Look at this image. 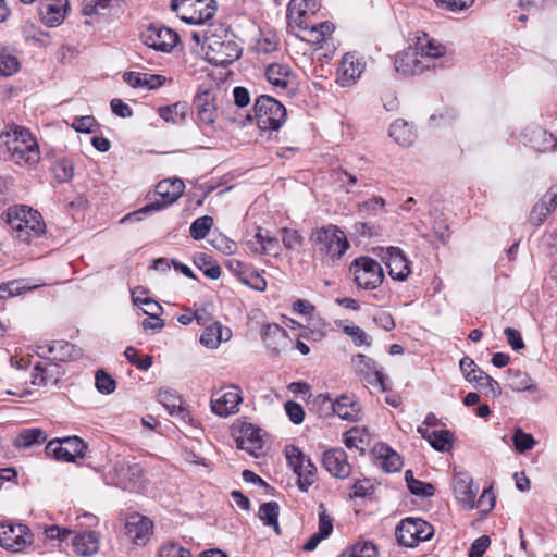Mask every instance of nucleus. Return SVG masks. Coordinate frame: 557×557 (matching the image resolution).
Returning <instances> with one entry per match:
<instances>
[{"label":"nucleus","mask_w":557,"mask_h":557,"mask_svg":"<svg viewBox=\"0 0 557 557\" xmlns=\"http://www.w3.org/2000/svg\"><path fill=\"white\" fill-rule=\"evenodd\" d=\"M123 79L133 88L154 89L164 83L165 77L150 73L125 72Z\"/></svg>","instance_id":"obj_34"},{"label":"nucleus","mask_w":557,"mask_h":557,"mask_svg":"<svg viewBox=\"0 0 557 557\" xmlns=\"http://www.w3.org/2000/svg\"><path fill=\"white\" fill-rule=\"evenodd\" d=\"M47 441V434L39 428L22 430L13 441V445L18 449H28L40 446Z\"/></svg>","instance_id":"obj_37"},{"label":"nucleus","mask_w":557,"mask_h":557,"mask_svg":"<svg viewBox=\"0 0 557 557\" xmlns=\"http://www.w3.org/2000/svg\"><path fill=\"white\" fill-rule=\"evenodd\" d=\"M508 376L509 385L515 391L524 392L533 388L532 379L523 371L509 369Z\"/></svg>","instance_id":"obj_51"},{"label":"nucleus","mask_w":557,"mask_h":557,"mask_svg":"<svg viewBox=\"0 0 557 557\" xmlns=\"http://www.w3.org/2000/svg\"><path fill=\"white\" fill-rule=\"evenodd\" d=\"M213 225V219L209 215H205L196 219L190 226V236L195 240L203 239Z\"/></svg>","instance_id":"obj_53"},{"label":"nucleus","mask_w":557,"mask_h":557,"mask_svg":"<svg viewBox=\"0 0 557 557\" xmlns=\"http://www.w3.org/2000/svg\"><path fill=\"white\" fill-rule=\"evenodd\" d=\"M20 67V61L13 51L0 45V74L2 76H11L18 72Z\"/></svg>","instance_id":"obj_46"},{"label":"nucleus","mask_w":557,"mask_h":557,"mask_svg":"<svg viewBox=\"0 0 557 557\" xmlns=\"http://www.w3.org/2000/svg\"><path fill=\"white\" fill-rule=\"evenodd\" d=\"M446 53V47L437 40L422 33L417 37L413 47L399 52L395 57L394 65L398 73L411 76L419 75L434 69L438 59Z\"/></svg>","instance_id":"obj_2"},{"label":"nucleus","mask_w":557,"mask_h":557,"mask_svg":"<svg viewBox=\"0 0 557 557\" xmlns=\"http://www.w3.org/2000/svg\"><path fill=\"white\" fill-rule=\"evenodd\" d=\"M344 333L351 337L356 346L371 345V337L358 325L345 326Z\"/></svg>","instance_id":"obj_60"},{"label":"nucleus","mask_w":557,"mask_h":557,"mask_svg":"<svg viewBox=\"0 0 557 557\" xmlns=\"http://www.w3.org/2000/svg\"><path fill=\"white\" fill-rule=\"evenodd\" d=\"M325 399L331 403L333 412L342 420L355 422L360 419V406L352 397L342 395L334 401H331L330 398Z\"/></svg>","instance_id":"obj_30"},{"label":"nucleus","mask_w":557,"mask_h":557,"mask_svg":"<svg viewBox=\"0 0 557 557\" xmlns=\"http://www.w3.org/2000/svg\"><path fill=\"white\" fill-rule=\"evenodd\" d=\"M267 81L277 91H292L294 89V74L287 64L272 63L265 69Z\"/></svg>","instance_id":"obj_24"},{"label":"nucleus","mask_w":557,"mask_h":557,"mask_svg":"<svg viewBox=\"0 0 557 557\" xmlns=\"http://www.w3.org/2000/svg\"><path fill=\"white\" fill-rule=\"evenodd\" d=\"M350 272L357 286L366 290L375 289L384 278L382 267L370 257L356 258L350 265Z\"/></svg>","instance_id":"obj_8"},{"label":"nucleus","mask_w":557,"mask_h":557,"mask_svg":"<svg viewBox=\"0 0 557 557\" xmlns=\"http://www.w3.org/2000/svg\"><path fill=\"white\" fill-rule=\"evenodd\" d=\"M385 200L382 197H373L358 205L361 214L376 215L384 209Z\"/></svg>","instance_id":"obj_58"},{"label":"nucleus","mask_w":557,"mask_h":557,"mask_svg":"<svg viewBox=\"0 0 557 557\" xmlns=\"http://www.w3.org/2000/svg\"><path fill=\"white\" fill-rule=\"evenodd\" d=\"M141 469L138 465H131L124 460L117 461L113 467V482L116 486L128 490L139 478Z\"/></svg>","instance_id":"obj_28"},{"label":"nucleus","mask_w":557,"mask_h":557,"mask_svg":"<svg viewBox=\"0 0 557 557\" xmlns=\"http://www.w3.org/2000/svg\"><path fill=\"white\" fill-rule=\"evenodd\" d=\"M449 239V227L444 219H435L433 223V235L429 238L430 242H442L445 243Z\"/></svg>","instance_id":"obj_64"},{"label":"nucleus","mask_w":557,"mask_h":557,"mask_svg":"<svg viewBox=\"0 0 557 557\" xmlns=\"http://www.w3.org/2000/svg\"><path fill=\"white\" fill-rule=\"evenodd\" d=\"M405 479L407 482V486L412 494L423 497H429L434 494V486L430 483H424L422 481L414 479L411 470L406 471Z\"/></svg>","instance_id":"obj_50"},{"label":"nucleus","mask_w":557,"mask_h":557,"mask_svg":"<svg viewBox=\"0 0 557 557\" xmlns=\"http://www.w3.org/2000/svg\"><path fill=\"white\" fill-rule=\"evenodd\" d=\"M148 292L143 287H136L132 290V299L134 305L141 307L147 315L161 314L162 307L156 300L147 296Z\"/></svg>","instance_id":"obj_41"},{"label":"nucleus","mask_w":557,"mask_h":557,"mask_svg":"<svg viewBox=\"0 0 557 557\" xmlns=\"http://www.w3.org/2000/svg\"><path fill=\"white\" fill-rule=\"evenodd\" d=\"M523 137L525 144L541 153L552 152L557 148V138L552 133L541 127L528 131Z\"/></svg>","instance_id":"obj_27"},{"label":"nucleus","mask_w":557,"mask_h":557,"mask_svg":"<svg viewBox=\"0 0 557 557\" xmlns=\"http://www.w3.org/2000/svg\"><path fill=\"white\" fill-rule=\"evenodd\" d=\"M36 354L41 359L57 363L78 359L82 356V350L66 341H52L37 345Z\"/></svg>","instance_id":"obj_12"},{"label":"nucleus","mask_w":557,"mask_h":557,"mask_svg":"<svg viewBox=\"0 0 557 557\" xmlns=\"http://www.w3.org/2000/svg\"><path fill=\"white\" fill-rule=\"evenodd\" d=\"M287 339L286 331L277 324L268 325L263 334V341L269 347H271L272 344L275 345L273 347L274 350H278V346H284Z\"/></svg>","instance_id":"obj_48"},{"label":"nucleus","mask_w":557,"mask_h":557,"mask_svg":"<svg viewBox=\"0 0 557 557\" xmlns=\"http://www.w3.org/2000/svg\"><path fill=\"white\" fill-rule=\"evenodd\" d=\"M338 557H379V553L373 542L360 541L344 549Z\"/></svg>","instance_id":"obj_45"},{"label":"nucleus","mask_w":557,"mask_h":557,"mask_svg":"<svg viewBox=\"0 0 557 557\" xmlns=\"http://www.w3.org/2000/svg\"><path fill=\"white\" fill-rule=\"evenodd\" d=\"M197 117L205 125H212L216 120L214 97L209 91L199 92L195 99Z\"/></svg>","instance_id":"obj_31"},{"label":"nucleus","mask_w":557,"mask_h":557,"mask_svg":"<svg viewBox=\"0 0 557 557\" xmlns=\"http://www.w3.org/2000/svg\"><path fill=\"white\" fill-rule=\"evenodd\" d=\"M158 400L171 416L177 413L181 414L183 419L187 416V411L182 406V399L175 392L162 389L158 394Z\"/></svg>","instance_id":"obj_42"},{"label":"nucleus","mask_w":557,"mask_h":557,"mask_svg":"<svg viewBox=\"0 0 557 557\" xmlns=\"http://www.w3.org/2000/svg\"><path fill=\"white\" fill-rule=\"evenodd\" d=\"M72 127L79 133H92L98 127V123L94 116L86 115L75 117L72 123Z\"/></svg>","instance_id":"obj_63"},{"label":"nucleus","mask_w":557,"mask_h":557,"mask_svg":"<svg viewBox=\"0 0 557 557\" xmlns=\"http://www.w3.org/2000/svg\"><path fill=\"white\" fill-rule=\"evenodd\" d=\"M278 45L277 36L272 30H262L256 38L252 49L257 53L268 54L276 50Z\"/></svg>","instance_id":"obj_47"},{"label":"nucleus","mask_w":557,"mask_h":557,"mask_svg":"<svg viewBox=\"0 0 557 557\" xmlns=\"http://www.w3.org/2000/svg\"><path fill=\"white\" fill-rule=\"evenodd\" d=\"M237 446L250 455L258 456L263 446L260 430L250 423L243 424Z\"/></svg>","instance_id":"obj_29"},{"label":"nucleus","mask_w":557,"mask_h":557,"mask_svg":"<svg viewBox=\"0 0 557 557\" xmlns=\"http://www.w3.org/2000/svg\"><path fill=\"white\" fill-rule=\"evenodd\" d=\"M5 221L23 242L38 238L46 228L41 214L25 205L10 207L5 211Z\"/></svg>","instance_id":"obj_4"},{"label":"nucleus","mask_w":557,"mask_h":557,"mask_svg":"<svg viewBox=\"0 0 557 557\" xmlns=\"http://www.w3.org/2000/svg\"><path fill=\"white\" fill-rule=\"evenodd\" d=\"M153 522L139 513L129 515L125 523V533L136 545H145L152 535Z\"/></svg>","instance_id":"obj_22"},{"label":"nucleus","mask_w":557,"mask_h":557,"mask_svg":"<svg viewBox=\"0 0 557 557\" xmlns=\"http://www.w3.org/2000/svg\"><path fill=\"white\" fill-rule=\"evenodd\" d=\"M33 535L25 524L0 523V546L21 552L32 543Z\"/></svg>","instance_id":"obj_14"},{"label":"nucleus","mask_w":557,"mask_h":557,"mask_svg":"<svg viewBox=\"0 0 557 557\" xmlns=\"http://www.w3.org/2000/svg\"><path fill=\"white\" fill-rule=\"evenodd\" d=\"M442 10L459 13L468 10L475 0H434Z\"/></svg>","instance_id":"obj_57"},{"label":"nucleus","mask_w":557,"mask_h":557,"mask_svg":"<svg viewBox=\"0 0 557 557\" xmlns=\"http://www.w3.org/2000/svg\"><path fill=\"white\" fill-rule=\"evenodd\" d=\"M364 71V62L361 58L357 57L355 53H346L342 58L341 62V76L338 77V83L341 86H349L354 84Z\"/></svg>","instance_id":"obj_26"},{"label":"nucleus","mask_w":557,"mask_h":557,"mask_svg":"<svg viewBox=\"0 0 557 557\" xmlns=\"http://www.w3.org/2000/svg\"><path fill=\"white\" fill-rule=\"evenodd\" d=\"M379 255L388 269V274L393 280L405 281L411 273L410 262L398 246H387L380 248Z\"/></svg>","instance_id":"obj_13"},{"label":"nucleus","mask_w":557,"mask_h":557,"mask_svg":"<svg viewBox=\"0 0 557 557\" xmlns=\"http://www.w3.org/2000/svg\"><path fill=\"white\" fill-rule=\"evenodd\" d=\"M280 506L276 502L263 503L259 508V518L264 525L272 527L276 534L281 533L278 524Z\"/></svg>","instance_id":"obj_43"},{"label":"nucleus","mask_w":557,"mask_h":557,"mask_svg":"<svg viewBox=\"0 0 557 557\" xmlns=\"http://www.w3.org/2000/svg\"><path fill=\"white\" fill-rule=\"evenodd\" d=\"M388 135L401 147H409L416 140L412 126L403 119H397L391 124Z\"/></svg>","instance_id":"obj_36"},{"label":"nucleus","mask_w":557,"mask_h":557,"mask_svg":"<svg viewBox=\"0 0 557 557\" xmlns=\"http://www.w3.org/2000/svg\"><path fill=\"white\" fill-rule=\"evenodd\" d=\"M475 384L483 388L486 395H490L494 398L498 397L502 393L499 383L486 373L483 376H481V379L478 380Z\"/></svg>","instance_id":"obj_62"},{"label":"nucleus","mask_w":557,"mask_h":557,"mask_svg":"<svg viewBox=\"0 0 557 557\" xmlns=\"http://www.w3.org/2000/svg\"><path fill=\"white\" fill-rule=\"evenodd\" d=\"M191 38L202 45L207 61L216 66H226L242 54L235 34L223 24H211L203 32H193Z\"/></svg>","instance_id":"obj_1"},{"label":"nucleus","mask_w":557,"mask_h":557,"mask_svg":"<svg viewBox=\"0 0 557 557\" xmlns=\"http://www.w3.org/2000/svg\"><path fill=\"white\" fill-rule=\"evenodd\" d=\"M232 337L228 327H224L219 322L207 326L200 335V344L209 349H215L222 342H227Z\"/></svg>","instance_id":"obj_33"},{"label":"nucleus","mask_w":557,"mask_h":557,"mask_svg":"<svg viewBox=\"0 0 557 557\" xmlns=\"http://www.w3.org/2000/svg\"><path fill=\"white\" fill-rule=\"evenodd\" d=\"M351 364L356 374L367 384L380 386L382 391H386L385 376L372 358L363 354H357L351 357Z\"/></svg>","instance_id":"obj_16"},{"label":"nucleus","mask_w":557,"mask_h":557,"mask_svg":"<svg viewBox=\"0 0 557 557\" xmlns=\"http://www.w3.org/2000/svg\"><path fill=\"white\" fill-rule=\"evenodd\" d=\"M63 372L60 366L51 360L36 363L32 374V384L39 387L55 385Z\"/></svg>","instance_id":"obj_25"},{"label":"nucleus","mask_w":557,"mask_h":557,"mask_svg":"<svg viewBox=\"0 0 557 557\" xmlns=\"http://www.w3.org/2000/svg\"><path fill=\"white\" fill-rule=\"evenodd\" d=\"M253 113V119L261 131H277L286 121L285 107L267 95L258 97Z\"/></svg>","instance_id":"obj_6"},{"label":"nucleus","mask_w":557,"mask_h":557,"mask_svg":"<svg viewBox=\"0 0 557 557\" xmlns=\"http://www.w3.org/2000/svg\"><path fill=\"white\" fill-rule=\"evenodd\" d=\"M322 465L331 475L337 479H346L351 472V466L343 448H331L324 451Z\"/></svg>","instance_id":"obj_23"},{"label":"nucleus","mask_w":557,"mask_h":557,"mask_svg":"<svg viewBox=\"0 0 557 557\" xmlns=\"http://www.w3.org/2000/svg\"><path fill=\"white\" fill-rule=\"evenodd\" d=\"M479 492V485L468 473H458L454 479V494L458 504L466 510L475 507V498Z\"/></svg>","instance_id":"obj_18"},{"label":"nucleus","mask_w":557,"mask_h":557,"mask_svg":"<svg viewBox=\"0 0 557 557\" xmlns=\"http://www.w3.org/2000/svg\"><path fill=\"white\" fill-rule=\"evenodd\" d=\"M433 533V527L420 518L404 519L396 529L397 541L406 547H414L420 542L429 541Z\"/></svg>","instance_id":"obj_9"},{"label":"nucleus","mask_w":557,"mask_h":557,"mask_svg":"<svg viewBox=\"0 0 557 557\" xmlns=\"http://www.w3.org/2000/svg\"><path fill=\"white\" fill-rule=\"evenodd\" d=\"M240 403L242 395L237 386H232L230 391L224 393H213L210 401L212 411L220 417H228L236 413Z\"/></svg>","instance_id":"obj_20"},{"label":"nucleus","mask_w":557,"mask_h":557,"mask_svg":"<svg viewBox=\"0 0 557 557\" xmlns=\"http://www.w3.org/2000/svg\"><path fill=\"white\" fill-rule=\"evenodd\" d=\"M69 9V0H41L39 4L41 22L47 27H58L64 22Z\"/></svg>","instance_id":"obj_21"},{"label":"nucleus","mask_w":557,"mask_h":557,"mask_svg":"<svg viewBox=\"0 0 557 557\" xmlns=\"http://www.w3.org/2000/svg\"><path fill=\"white\" fill-rule=\"evenodd\" d=\"M298 29L297 36L317 48H322L335 29L333 23L326 21L321 23H313L309 21L304 27H295Z\"/></svg>","instance_id":"obj_19"},{"label":"nucleus","mask_w":557,"mask_h":557,"mask_svg":"<svg viewBox=\"0 0 557 557\" xmlns=\"http://www.w3.org/2000/svg\"><path fill=\"white\" fill-rule=\"evenodd\" d=\"M0 146H4L18 165H35L40 161L39 145L25 127L9 125L0 133Z\"/></svg>","instance_id":"obj_3"},{"label":"nucleus","mask_w":557,"mask_h":557,"mask_svg":"<svg viewBox=\"0 0 557 557\" xmlns=\"http://www.w3.org/2000/svg\"><path fill=\"white\" fill-rule=\"evenodd\" d=\"M374 455L381 460V466L385 472H397L403 467L401 457L386 444L376 445L373 449Z\"/></svg>","instance_id":"obj_35"},{"label":"nucleus","mask_w":557,"mask_h":557,"mask_svg":"<svg viewBox=\"0 0 557 557\" xmlns=\"http://www.w3.org/2000/svg\"><path fill=\"white\" fill-rule=\"evenodd\" d=\"M243 284L247 285L251 289L263 292L267 288L265 278L257 271L249 269L247 274L243 277Z\"/></svg>","instance_id":"obj_61"},{"label":"nucleus","mask_w":557,"mask_h":557,"mask_svg":"<svg viewBox=\"0 0 557 557\" xmlns=\"http://www.w3.org/2000/svg\"><path fill=\"white\" fill-rule=\"evenodd\" d=\"M96 388L99 393L101 394H111L114 392L115 387H116V383L115 381L112 379L111 375H109L107 372H104L103 370H98L96 372Z\"/></svg>","instance_id":"obj_55"},{"label":"nucleus","mask_w":557,"mask_h":557,"mask_svg":"<svg viewBox=\"0 0 557 557\" xmlns=\"http://www.w3.org/2000/svg\"><path fill=\"white\" fill-rule=\"evenodd\" d=\"M184 182L180 178H169L159 182L156 186V194L160 199L154 200L139 210L126 214L121 222L140 221L150 212L159 211L175 202L184 193Z\"/></svg>","instance_id":"obj_5"},{"label":"nucleus","mask_w":557,"mask_h":557,"mask_svg":"<svg viewBox=\"0 0 557 557\" xmlns=\"http://www.w3.org/2000/svg\"><path fill=\"white\" fill-rule=\"evenodd\" d=\"M188 103L185 101L175 102L172 106L160 107L158 112L161 119L168 123L181 124L188 114Z\"/></svg>","instance_id":"obj_40"},{"label":"nucleus","mask_w":557,"mask_h":557,"mask_svg":"<svg viewBox=\"0 0 557 557\" xmlns=\"http://www.w3.org/2000/svg\"><path fill=\"white\" fill-rule=\"evenodd\" d=\"M310 240L313 244H348L345 233L332 224L313 232Z\"/></svg>","instance_id":"obj_39"},{"label":"nucleus","mask_w":557,"mask_h":557,"mask_svg":"<svg viewBox=\"0 0 557 557\" xmlns=\"http://www.w3.org/2000/svg\"><path fill=\"white\" fill-rule=\"evenodd\" d=\"M285 455L289 467L297 475L298 487L302 492H307L314 483L317 467L310 458L296 446L290 445L285 449Z\"/></svg>","instance_id":"obj_10"},{"label":"nucleus","mask_w":557,"mask_h":557,"mask_svg":"<svg viewBox=\"0 0 557 557\" xmlns=\"http://www.w3.org/2000/svg\"><path fill=\"white\" fill-rule=\"evenodd\" d=\"M54 177L59 182H69L74 175V166L67 159H61L53 166Z\"/></svg>","instance_id":"obj_56"},{"label":"nucleus","mask_w":557,"mask_h":557,"mask_svg":"<svg viewBox=\"0 0 557 557\" xmlns=\"http://www.w3.org/2000/svg\"><path fill=\"white\" fill-rule=\"evenodd\" d=\"M144 44L157 51L169 52L178 41L177 34L169 27L152 24L141 34Z\"/></svg>","instance_id":"obj_15"},{"label":"nucleus","mask_w":557,"mask_h":557,"mask_svg":"<svg viewBox=\"0 0 557 557\" xmlns=\"http://www.w3.org/2000/svg\"><path fill=\"white\" fill-rule=\"evenodd\" d=\"M460 370L469 383H475L485 374L476 363L469 357H463L459 362Z\"/></svg>","instance_id":"obj_52"},{"label":"nucleus","mask_w":557,"mask_h":557,"mask_svg":"<svg viewBox=\"0 0 557 557\" xmlns=\"http://www.w3.org/2000/svg\"><path fill=\"white\" fill-rule=\"evenodd\" d=\"M75 552L84 557L95 555L99 549V536L94 531H85L73 539Z\"/></svg>","instance_id":"obj_38"},{"label":"nucleus","mask_w":557,"mask_h":557,"mask_svg":"<svg viewBox=\"0 0 557 557\" xmlns=\"http://www.w3.org/2000/svg\"><path fill=\"white\" fill-rule=\"evenodd\" d=\"M194 264L211 280H218L221 276V267L211 256L197 253L194 256Z\"/></svg>","instance_id":"obj_44"},{"label":"nucleus","mask_w":557,"mask_h":557,"mask_svg":"<svg viewBox=\"0 0 557 557\" xmlns=\"http://www.w3.org/2000/svg\"><path fill=\"white\" fill-rule=\"evenodd\" d=\"M350 246H321L315 252V256L327 265L334 264L338 261Z\"/></svg>","instance_id":"obj_49"},{"label":"nucleus","mask_w":557,"mask_h":557,"mask_svg":"<svg viewBox=\"0 0 557 557\" xmlns=\"http://www.w3.org/2000/svg\"><path fill=\"white\" fill-rule=\"evenodd\" d=\"M86 449V444L79 437L72 436L49 441L45 447V453L49 458L73 462L76 457H84Z\"/></svg>","instance_id":"obj_11"},{"label":"nucleus","mask_w":557,"mask_h":557,"mask_svg":"<svg viewBox=\"0 0 557 557\" xmlns=\"http://www.w3.org/2000/svg\"><path fill=\"white\" fill-rule=\"evenodd\" d=\"M320 9V0H290L287 7L288 25L292 29L304 27Z\"/></svg>","instance_id":"obj_17"},{"label":"nucleus","mask_w":557,"mask_h":557,"mask_svg":"<svg viewBox=\"0 0 557 557\" xmlns=\"http://www.w3.org/2000/svg\"><path fill=\"white\" fill-rule=\"evenodd\" d=\"M417 432L437 451H449L453 447L454 436L448 430L429 431L421 425Z\"/></svg>","instance_id":"obj_32"},{"label":"nucleus","mask_w":557,"mask_h":557,"mask_svg":"<svg viewBox=\"0 0 557 557\" xmlns=\"http://www.w3.org/2000/svg\"><path fill=\"white\" fill-rule=\"evenodd\" d=\"M171 9L187 24H203L216 11L215 0H171Z\"/></svg>","instance_id":"obj_7"},{"label":"nucleus","mask_w":557,"mask_h":557,"mask_svg":"<svg viewBox=\"0 0 557 557\" xmlns=\"http://www.w3.org/2000/svg\"><path fill=\"white\" fill-rule=\"evenodd\" d=\"M515 448L519 453H525L528 450H531L536 442L533 437V435L523 432L521 429H517L512 436Z\"/></svg>","instance_id":"obj_54"},{"label":"nucleus","mask_w":557,"mask_h":557,"mask_svg":"<svg viewBox=\"0 0 557 557\" xmlns=\"http://www.w3.org/2000/svg\"><path fill=\"white\" fill-rule=\"evenodd\" d=\"M159 557H193V555L189 549L172 542L160 547Z\"/></svg>","instance_id":"obj_59"}]
</instances>
